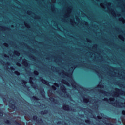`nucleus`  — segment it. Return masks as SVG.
<instances>
[{
	"mask_svg": "<svg viewBox=\"0 0 125 125\" xmlns=\"http://www.w3.org/2000/svg\"><path fill=\"white\" fill-rule=\"evenodd\" d=\"M118 107H121V105H118Z\"/></svg>",
	"mask_w": 125,
	"mask_h": 125,
	"instance_id": "43",
	"label": "nucleus"
},
{
	"mask_svg": "<svg viewBox=\"0 0 125 125\" xmlns=\"http://www.w3.org/2000/svg\"><path fill=\"white\" fill-rule=\"evenodd\" d=\"M15 54H16V55H19V54H20L19 53V52L17 51H16L15 52H14Z\"/></svg>",
	"mask_w": 125,
	"mask_h": 125,
	"instance_id": "21",
	"label": "nucleus"
},
{
	"mask_svg": "<svg viewBox=\"0 0 125 125\" xmlns=\"http://www.w3.org/2000/svg\"><path fill=\"white\" fill-rule=\"evenodd\" d=\"M3 116V112L2 111H0V117H2Z\"/></svg>",
	"mask_w": 125,
	"mask_h": 125,
	"instance_id": "24",
	"label": "nucleus"
},
{
	"mask_svg": "<svg viewBox=\"0 0 125 125\" xmlns=\"http://www.w3.org/2000/svg\"><path fill=\"white\" fill-rule=\"evenodd\" d=\"M99 92H101V93H103L104 94H106V93H108V92H106L102 90H99Z\"/></svg>",
	"mask_w": 125,
	"mask_h": 125,
	"instance_id": "14",
	"label": "nucleus"
},
{
	"mask_svg": "<svg viewBox=\"0 0 125 125\" xmlns=\"http://www.w3.org/2000/svg\"><path fill=\"white\" fill-rule=\"evenodd\" d=\"M2 100H3L4 102V101H6V98H5L4 97L2 98Z\"/></svg>",
	"mask_w": 125,
	"mask_h": 125,
	"instance_id": "29",
	"label": "nucleus"
},
{
	"mask_svg": "<svg viewBox=\"0 0 125 125\" xmlns=\"http://www.w3.org/2000/svg\"><path fill=\"white\" fill-rule=\"evenodd\" d=\"M33 59H35V58H33Z\"/></svg>",
	"mask_w": 125,
	"mask_h": 125,
	"instance_id": "47",
	"label": "nucleus"
},
{
	"mask_svg": "<svg viewBox=\"0 0 125 125\" xmlns=\"http://www.w3.org/2000/svg\"><path fill=\"white\" fill-rule=\"evenodd\" d=\"M63 110H65V111H70V107L68 105L64 104L63 106Z\"/></svg>",
	"mask_w": 125,
	"mask_h": 125,
	"instance_id": "5",
	"label": "nucleus"
},
{
	"mask_svg": "<svg viewBox=\"0 0 125 125\" xmlns=\"http://www.w3.org/2000/svg\"><path fill=\"white\" fill-rule=\"evenodd\" d=\"M34 75H39V72L37 71H34Z\"/></svg>",
	"mask_w": 125,
	"mask_h": 125,
	"instance_id": "25",
	"label": "nucleus"
},
{
	"mask_svg": "<svg viewBox=\"0 0 125 125\" xmlns=\"http://www.w3.org/2000/svg\"><path fill=\"white\" fill-rule=\"evenodd\" d=\"M115 96H116V97H119V95L118 94V93H115Z\"/></svg>",
	"mask_w": 125,
	"mask_h": 125,
	"instance_id": "30",
	"label": "nucleus"
},
{
	"mask_svg": "<svg viewBox=\"0 0 125 125\" xmlns=\"http://www.w3.org/2000/svg\"><path fill=\"white\" fill-rule=\"evenodd\" d=\"M72 111L74 112V111H76V109H73Z\"/></svg>",
	"mask_w": 125,
	"mask_h": 125,
	"instance_id": "40",
	"label": "nucleus"
},
{
	"mask_svg": "<svg viewBox=\"0 0 125 125\" xmlns=\"http://www.w3.org/2000/svg\"><path fill=\"white\" fill-rule=\"evenodd\" d=\"M17 66H19V67H20V66H21V64H20V63H17Z\"/></svg>",
	"mask_w": 125,
	"mask_h": 125,
	"instance_id": "32",
	"label": "nucleus"
},
{
	"mask_svg": "<svg viewBox=\"0 0 125 125\" xmlns=\"http://www.w3.org/2000/svg\"><path fill=\"white\" fill-rule=\"evenodd\" d=\"M5 45L6 47L8 46V44H7V43H5Z\"/></svg>",
	"mask_w": 125,
	"mask_h": 125,
	"instance_id": "35",
	"label": "nucleus"
},
{
	"mask_svg": "<svg viewBox=\"0 0 125 125\" xmlns=\"http://www.w3.org/2000/svg\"><path fill=\"white\" fill-rule=\"evenodd\" d=\"M21 82L22 83V84H24V87H26L27 88H28V87H27V85H26L27 84L26 81L24 80H22Z\"/></svg>",
	"mask_w": 125,
	"mask_h": 125,
	"instance_id": "9",
	"label": "nucleus"
},
{
	"mask_svg": "<svg viewBox=\"0 0 125 125\" xmlns=\"http://www.w3.org/2000/svg\"><path fill=\"white\" fill-rule=\"evenodd\" d=\"M66 96H69V95H68V94H66Z\"/></svg>",
	"mask_w": 125,
	"mask_h": 125,
	"instance_id": "44",
	"label": "nucleus"
},
{
	"mask_svg": "<svg viewBox=\"0 0 125 125\" xmlns=\"http://www.w3.org/2000/svg\"><path fill=\"white\" fill-rule=\"evenodd\" d=\"M100 86H101V85H98V87H100Z\"/></svg>",
	"mask_w": 125,
	"mask_h": 125,
	"instance_id": "41",
	"label": "nucleus"
},
{
	"mask_svg": "<svg viewBox=\"0 0 125 125\" xmlns=\"http://www.w3.org/2000/svg\"><path fill=\"white\" fill-rule=\"evenodd\" d=\"M32 99H33V100H36V101H39L40 100V99L39 98H38V97L36 96H33L32 97Z\"/></svg>",
	"mask_w": 125,
	"mask_h": 125,
	"instance_id": "10",
	"label": "nucleus"
},
{
	"mask_svg": "<svg viewBox=\"0 0 125 125\" xmlns=\"http://www.w3.org/2000/svg\"><path fill=\"white\" fill-rule=\"evenodd\" d=\"M54 85L57 86V87H58V84H57V83H55Z\"/></svg>",
	"mask_w": 125,
	"mask_h": 125,
	"instance_id": "31",
	"label": "nucleus"
},
{
	"mask_svg": "<svg viewBox=\"0 0 125 125\" xmlns=\"http://www.w3.org/2000/svg\"><path fill=\"white\" fill-rule=\"evenodd\" d=\"M33 80L32 78H30V80H29V83H30L32 87H33V88H35V83H34V82H33V81L32 80Z\"/></svg>",
	"mask_w": 125,
	"mask_h": 125,
	"instance_id": "4",
	"label": "nucleus"
},
{
	"mask_svg": "<svg viewBox=\"0 0 125 125\" xmlns=\"http://www.w3.org/2000/svg\"><path fill=\"white\" fill-rule=\"evenodd\" d=\"M4 57H8V56H7V55H5V54L4 55Z\"/></svg>",
	"mask_w": 125,
	"mask_h": 125,
	"instance_id": "36",
	"label": "nucleus"
},
{
	"mask_svg": "<svg viewBox=\"0 0 125 125\" xmlns=\"http://www.w3.org/2000/svg\"><path fill=\"white\" fill-rule=\"evenodd\" d=\"M40 93L41 95L42 96V97L45 98V93L44 92V90H43V89H42V90L40 91Z\"/></svg>",
	"mask_w": 125,
	"mask_h": 125,
	"instance_id": "7",
	"label": "nucleus"
},
{
	"mask_svg": "<svg viewBox=\"0 0 125 125\" xmlns=\"http://www.w3.org/2000/svg\"><path fill=\"white\" fill-rule=\"evenodd\" d=\"M23 64L24 66H25V67H27L28 66V62L26 59H24Z\"/></svg>",
	"mask_w": 125,
	"mask_h": 125,
	"instance_id": "11",
	"label": "nucleus"
},
{
	"mask_svg": "<svg viewBox=\"0 0 125 125\" xmlns=\"http://www.w3.org/2000/svg\"><path fill=\"white\" fill-rule=\"evenodd\" d=\"M116 90L117 92H122V93H124V94L125 95V92H124V91H122V90L119 88H116Z\"/></svg>",
	"mask_w": 125,
	"mask_h": 125,
	"instance_id": "13",
	"label": "nucleus"
},
{
	"mask_svg": "<svg viewBox=\"0 0 125 125\" xmlns=\"http://www.w3.org/2000/svg\"><path fill=\"white\" fill-rule=\"evenodd\" d=\"M41 81L42 83H44V84H46V85H49V82L45 80V79H42V78H40Z\"/></svg>",
	"mask_w": 125,
	"mask_h": 125,
	"instance_id": "2",
	"label": "nucleus"
},
{
	"mask_svg": "<svg viewBox=\"0 0 125 125\" xmlns=\"http://www.w3.org/2000/svg\"><path fill=\"white\" fill-rule=\"evenodd\" d=\"M71 69H73L72 70V72H73V71H74V67H71Z\"/></svg>",
	"mask_w": 125,
	"mask_h": 125,
	"instance_id": "38",
	"label": "nucleus"
},
{
	"mask_svg": "<svg viewBox=\"0 0 125 125\" xmlns=\"http://www.w3.org/2000/svg\"><path fill=\"white\" fill-rule=\"evenodd\" d=\"M15 75H17V76H19V75H20V73H19V72L18 71H15Z\"/></svg>",
	"mask_w": 125,
	"mask_h": 125,
	"instance_id": "19",
	"label": "nucleus"
},
{
	"mask_svg": "<svg viewBox=\"0 0 125 125\" xmlns=\"http://www.w3.org/2000/svg\"><path fill=\"white\" fill-rule=\"evenodd\" d=\"M9 108H10V109H13V110H14V109L16 108V106H15V104L12 103H11V104L9 105Z\"/></svg>",
	"mask_w": 125,
	"mask_h": 125,
	"instance_id": "6",
	"label": "nucleus"
},
{
	"mask_svg": "<svg viewBox=\"0 0 125 125\" xmlns=\"http://www.w3.org/2000/svg\"><path fill=\"white\" fill-rule=\"evenodd\" d=\"M72 86H73V87H74L75 88H76V86L73 85V84H72Z\"/></svg>",
	"mask_w": 125,
	"mask_h": 125,
	"instance_id": "37",
	"label": "nucleus"
},
{
	"mask_svg": "<svg viewBox=\"0 0 125 125\" xmlns=\"http://www.w3.org/2000/svg\"><path fill=\"white\" fill-rule=\"evenodd\" d=\"M33 119L37 123V124H39V125H42V124L43 123V121L40 118L39 120H38V116L37 115H34L33 117Z\"/></svg>",
	"mask_w": 125,
	"mask_h": 125,
	"instance_id": "1",
	"label": "nucleus"
},
{
	"mask_svg": "<svg viewBox=\"0 0 125 125\" xmlns=\"http://www.w3.org/2000/svg\"><path fill=\"white\" fill-rule=\"evenodd\" d=\"M68 77H69V78L71 77V76H72V73L71 72H69V73H68V75H67Z\"/></svg>",
	"mask_w": 125,
	"mask_h": 125,
	"instance_id": "22",
	"label": "nucleus"
},
{
	"mask_svg": "<svg viewBox=\"0 0 125 125\" xmlns=\"http://www.w3.org/2000/svg\"><path fill=\"white\" fill-rule=\"evenodd\" d=\"M103 100H104V101H109V100L107 98H104Z\"/></svg>",
	"mask_w": 125,
	"mask_h": 125,
	"instance_id": "27",
	"label": "nucleus"
},
{
	"mask_svg": "<svg viewBox=\"0 0 125 125\" xmlns=\"http://www.w3.org/2000/svg\"><path fill=\"white\" fill-rule=\"evenodd\" d=\"M62 83H64V84H66V85H68V84H69V83H68V82H67V81L65 80H62Z\"/></svg>",
	"mask_w": 125,
	"mask_h": 125,
	"instance_id": "12",
	"label": "nucleus"
},
{
	"mask_svg": "<svg viewBox=\"0 0 125 125\" xmlns=\"http://www.w3.org/2000/svg\"><path fill=\"white\" fill-rule=\"evenodd\" d=\"M83 100L84 102H85V103H87V102H88V99H87L86 98H83Z\"/></svg>",
	"mask_w": 125,
	"mask_h": 125,
	"instance_id": "16",
	"label": "nucleus"
},
{
	"mask_svg": "<svg viewBox=\"0 0 125 125\" xmlns=\"http://www.w3.org/2000/svg\"><path fill=\"white\" fill-rule=\"evenodd\" d=\"M7 64H8V65H9V63H7Z\"/></svg>",
	"mask_w": 125,
	"mask_h": 125,
	"instance_id": "45",
	"label": "nucleus"
},
{
	"mask_svg": "<svg viewBox=\"0 0 125 125\" xmlns=\"http://www.w3.org/2000/svg\"><path fill=\"white\" fill-rule=\"evenodd\" d=\"M110 101H114V100H115V98H110Z\"/></svg>",
	"mask_w": 125,
	"mask_h": 125,
	"instance_id": "28",
	"label": "nucleus"
},
{
	"mask_svg": "<svg viewBox=\"0 0 125 125\" xmlns=\"http://www.w3.org/2000/svg\"><path fill=\"white\" fill-rule=\"evenodd\" d=\"M61 123V122H60V121L58 122V124H60Z\"/></svg>",
	"mask_w": 125,
	"mask_h": 125,
	"instance_id": "39",
	"label": "nucleus"
},
{
	"mask_svg": "<svg viewBox=\"0 0 125 125\" xmlns=\"http://www.w3.org/2000/svg\"><path fill=\"white\" fill-rule=\"evenodd\" d=\"M97 118L99 119V120H100V119H101V117H100V116H98Z\"/></svg>",
	"mask_w": 125,
	"mask_h": 125,
	"instance_id": "34",
	"label": "nucleus"
},
{
	"mask_svg": "<svg viewBox=\"0 0 125 125\" xmlns=\"http://www.w3.org/2000/svg\"><path fill=\"white\" fill-rule=\"evenodd\" d=\"M85 122L86 124H90V122H91V121L88 119L85 120Z\"/></svg>",
	"mask_w": 125,
	"mask_h": 125,
	"instance_id": "20",
	"label": "nucleus"
},
{
	"mask_svg": "<svg viewBox=\"0 0 125 125\" xmlns=\"http://www.w3.org/2000/svg\"><path fill=\"white\" fill-rule=\"evenodd\" d=\"M50 100H52V101H53L54 102H57V100H55V99H54V98L53 97L50 98Z\"/></svg>",
	"mask_w": 125,
	"mask_h": 125,
	"instance_id": "15",
	"label": "nucleus"
},
{
	"mask_svg": "<svg viewBox=\"0 0 125 125\" xmlns=\"http://www.w3.org/2000/svg\"><path fill=\"white\" fill-rule=\"evenodd\" d=\"M11 70H12L13 71H15V69L14 68H13V67H11Z\"/></svg>",
	"mask_w": 125,
	"mask_h": 125,
	"instance_id": "33",
	"label": "nucleus"
},
{
	"mask_svg": "<svg viewBox=\"0 0 125 125\" xmlns=\"http://www.w3.org/2000/svg\"><path fill=\"white\" fill-rule=\"evenodd\" d=\"M4 123H5V124H10V121H9V120L6 119L4 121Z\"/></svg>",
	"mask_w": 125,
	"mask_h": 125,
	"instance_id": "17",
	"label": "nucleus"
},
{
	"mask_svg": "<svg viewBox=\"0 0 125 125\" xmlns=\"http://www.w3.org/2000/svg\"><path fill=\"white\" fill-rule=\"evenodd\" d=\"M52 89H53V90H56V87H55V86H52Z\"/></svg>",
	"mask_w": 125,
	"mask_h": 125,
	"instance_id": "23",
	"label": "nucleus"
},
{
	"mask_svg": "<svg viewBox=\"0 0 125 125\" xmlns=\"http://www.w3.org/2000/svg\"><path fill=\"white\" fill-rule=\"evenodd\" d=\"M14 123L16 124V125H21V124L16 121H14Z\"/></svg>",
	"mask_w": 125,
	"mask_h": 125,
	"instance_id": "18",
	"label": "nucleus"
},
{
	"mask_svg": "<svg viewBox=\"0 0 125 125\" xmlns=\"http://www.w3.org/2000/svg\"><path fill=\"white\" fill-rule=\"evenodd\" d=\"M61 89H62V92H63V93H67V92L66 91V90H67V89L66 88V86H65V85H62L61 87Z\"/></svg>",
	"mask_w": 125,
	"mask_h": 125,
	"instance_id": "3",
	"label": "nucleus"
},
{
	"mask_svg": "<svg viewBox=\"0 0 125 125\" xmlns=\"http://www.w3.org/2000/svg\"><path fill=\"white\" fill-rule=\"evenodd\" d=\"M48 113V110H45L44 111H41L40 112V114H41V115H45Z\"/></svg>",
	"mask_w": 125,
	"mask_h": 125,
	"instance_id": "8",
	"label": "nucleus"
},
{
	"mask_svg": "<svg viewBox=\"0 0 125 125\" xmlns=\"http://www.w3.org/2000/svg\"><path fill=\"white\" fill-rule=\"evenodd\" d=\"M122 114L123 116H125V110H122Z\"/></svg>",
	"mask_w": 125,
	"mask_h": 125,
	"instance_id": "26",
	"label": "nucleus"
},
{
	"mask_svg": "<svg viewBox=\"0 0 125 125\" xmlns=\"http://www.w3.org/2000/svg\"><path fill=\"white\" fill-rule=\"evenodd\" d=\"M102 87H103V85H102Z\"/></svg>",
	"mask_w": 125,
	"mask_h": 125,
	"instance_id": "48",
	"label": "nucleus"
},
{
	"mask_svg": "<svg viewBox=\"0 0 125 125\" xmlns=\"http://www.w3.org/2000/svg\"><path fill=\"white\" fill-rule=\"evenodd\" d=\"M96 107H98V104L96 105Z\"/></svg>",
	"mask_w": 125,
	"mask_h": 125,
	"instance_id": "42",
	"label": "nucleus"
},
{
	"mask_svg": "<svg viewBox=\"0 0 125 125\" xmlns=\"http://www.w3.org/2000/svg\"><path fill=\"white\" fill-rule=\"evenodd\" d=\"M123 104H124L123 103H121V104L123 105Z\"/></svg>",
	"mask_w": 125,
	"mask_h": 125,
	"instance_id": "46",
	"label": "nucleus"
}]
</instances>
